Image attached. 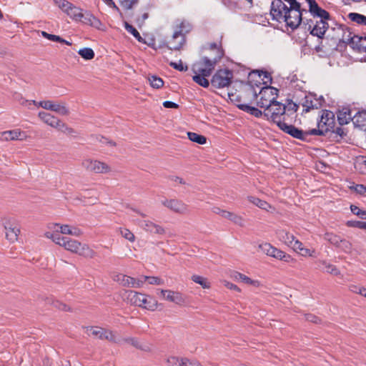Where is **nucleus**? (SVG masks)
<instances>
[{
  "mask_svg": "<svg viewBox=\"0 0 366 366\" xmlns=\"http://www.w3.org/2000/svg\"><path fill=\"white\" fill-rule=\"evenodd\" d=\"M300 4L296 0H273L270 14L272 19L285 22L292 29H297L303 21Z\"/></svg>",
  "mask_w": 366,
  "mask_h": 366,
  "instance_id": "1",
  "label": "nucleus"
},
{
  "mask_svg": "<svg viewBox=\"0 0 366 366\" xmlns=\"http://www.w3.org/2000/svg\"><path fill=\"white\" fill-rule=\"evenodd\" d=\"M208 49L214 52V55L210 56H204L193 65L192 70L194 74H203L204 76H210L214 69L216 64L222 59L224 55V51L220 43H211L209 44Z\"/></svg>",
  "mask_w": 366,
  "mask_h": 366,
  "instance_id": "2",
  "label": "nucleus"
},
{
  "mask_svg": "<svg viewBox=\"0 0 366 366\" xmlns=\"http://www.w3.org/2000/svg\"><path fill=\"white\" fill-rule=\"evenodd\" d=\"M50 239L56 244L62 247L64 249L86 258H94L96 252L90 247L76 239L68 237L50 236Z\"/></svg>",
  "mask_w": 366,
  "mask_h": 366,
  "instance_id": "3",
  "label": "nucleus"
},
{
  "mask_svg": "<svg viewBox=\"0 0 366 366\" xmlns=\"http://www.w3.org/2000/svg\"><path fill=\"white\" fill-rule=\"evenodd\" d=\"M125 300L131 305L151 311L157 307V301L153 297L134 290L126 292Z\"/></svg>",
  "mask_w": 366,
  "mask_h": 366,
  "instance_id": "4",
  "label": "nucleus"
},
{
  "mask_svg": "<svg viewBox=\"0 0 366 366\" xmlns=\"http://www.w3.org/2000/svg\"><path fill=\"white\" fill-rule=\"evenodd\" d=\"M191 28V24L187 21H178L171 39L167 41L169 49L179 50L185 42V34L189 32Z\"/></svg>",
  "mask_w": 366,
  "mask_h": 366,
  "instance_id": "5",
  "label": "nucleus"
},
{
  "mask_svg": "<svg viewBox=\"0 0 366 366\" xmlns=\"http://www.w3.org/2000/svg\"><path fill=\"white\" fill-rule=\"evenodd\" d=\"M263 114L268 120L272 121L278 127L283 122H286L288 117V114H286V106L277 101L264 109Z\"/></svg>",
  "mask_w": 366,
  "mask_h": 366,
  "instance_id": "6",
  "label": "nucleus"
},
{
  "mask_svg": "<svg viewBox=\"0 0 366 366\" xmlns=\"http://www.w3.org/2000/svg\"><path fill=\"white\" fill-rule=\"evenodd\" d=\"M83 234L82 231L69 224H61L59 223H51L48 225L47 230L44 232V237L50 239V236L63 237L61 234H68L74 237H80Z\"/></svg>",
  "mask_w": 366,
  "mask_h": 366,
  "instance_id": "7",
  "label": "nucleus"
},
{
  "mask_svg": "<svg viewBox=\"0 0 366 366\" xmlns=\"http://www.w3.org/2000/svg\"><path fill=\"white\" fill-rule=\"evenodd\" d=\"M335 126V117L332 112L329 110L322 111L321 118L317 124V129H312L308 131L310 135H325Z\"/></svg>",
  "mask_w": 366,
  "mask_h": 366,
  "instance_id": "8",
  "label": "nucleus"
},
{
  "mask_svg": "<svg viewBox=\"0 0 366 366\" xmlns=\"http://www.w3.org/2000/svg\"><path fill=\"white\" fill-rule=\"evenodd\" d=\"M81 167L87 172L96 174H104L111 172V167L104 162L92 158H86L81 161Z\"/></svg>",
  "mask_w": 366,
  "mask_h": 366,
  "instance_id": "9",
  "label": "nucleus"
},
{
  "mask_svg": "<svg viewBox=\"0 0 366 366\" xmlns=\"http://www.w3.org/2000/svg\"><path fill=\"white\" fill-rule=\"evenodd\" d=\"M278 96V90L272 86L263 87L257 97V103L264 109L274 102Z\"/></svg>",
  "mask_w": 366,
  "mask_h": 366,
  "instance_id": "10",
  "label": "nucleus"
},
{
  "mask_svg": "<svg viewBox=\"0 0 366 366\" xmlns=\"http://www.w3.org/2000/svg\"><path fill=\"white\" fill-rule=\"evenodd\" d=\"M233 74L228 69H219L212 76L211 84L215 88H224L230 85Z\"/></svg>",
  "mask_w": 366,
  "mask_h": 366,
  "instance_id": "11",
  "label": "nucleus"
},
{
  "mask_svg": "<svg viewBox=\"0 0 366 366\" xmlns=\"http://www.w3.org/2000/svg\"><path fill=\"white\" fill-rule=\"evenodd\" d=\"M259 248L262 252L267 256L274 257L275 259L282 260L285 262H290L293 259L292 257L285 253V252L273 247L271 244L265 242L260 244Z\"/></svg>",
  "mask_w": 366,
  "mask_h": 366,
  "instance_id": "12",
  "label": "nucleus"
},
{
  "mask_svg": "<svg viewBox=\"0 0 366 366\" xmlns=\"http://www.w3.org/2000/svg\"><path fill=\"white\" fill-rule=\"evenodd\" d=\"M158 294L165 301L182 306L187 302V297L179 291L158 289Z\"/></svg>",
  "mask_w": 366,
  "mask_h": 366,
  "instance_id": "13",
  "label": "nucleus"
},
{
  "mask_svg": "<svg viewBox=\"0 0 366 366\" xmlns=\"http://www.w3.org/2000/svg\"><path fill=\"white\" fill-rule=\"evenodd\" d=\"M161 203L164 207L174 213L182 215L189 213V206L182 200L177 199H164Z\"/></svg>",
  "mask_w": 366,
  "mask_h": 366,
  "instance_id": "14",
  "label": "nucleus"
},
{
  "mask_svg": "<svg viewBox=\"0 0 366 366\" xmlns=\"http://www.w3.org/2000/svg\"><path fill=\"white\" fill-rule=\"evenodd\" d=\"M3 225L6 239L11 243L16 242L20 234L19 224L13 219H5Z\"/></svg>",
  "mask_w": 366,
  "mask_h": 366,
  "instance_id": "15",
  "label": "nucleus"
},
{
  "mask_svg": "<svg viewBox=\"0 0 366 366\" xmlns=\"http://www.w3.org/2000/svg\"><path fill=\"white\" fill-rule=\"evenodd\" d=\"M327 20L328 19H320L318 20L317 19L315 22L314 20H310V23L307 22V24L309 25V29H311V34L322 38L325 35L329 26Z\"/></svg>",
  "mask_w": 366,
  "mask_h": 366,
  "instance_id": "16",
  "label": "nucleus"
},
{
  "mask_svg": "<svg viewBox=\"0 0 366 366\" xmlns=\"http://www.w3.org/2000/svg\"><path fill=\"white\" fill-rule=\"evenodd\" d=\"M26 132L19 129L4 131L0 133V140L3 142L9 141H24L28 138Z\"/></svg>",
  "mask_w": 366,
  "mask_h": 366,
  "instance_id": "17",
  "label": "nucleus"
},
{
  "mask_svg": "<svg viewBox=\"0 0 366 366\" xmlns=\"http://www.w3.org/2000/svg\"><path fill=\"white\" fill-rule=\"evenodd\" d=\"M308 4L309 12L314 19H330V14L320 6L315 0H305Z\"/></svg>",
  "mask_w": 366,
  "mask_h": 366,
  "instance_id": "18",
  "label": "nucleus"
},
{
  "mask_svg": "<svg viewBox=\"0 0 366 366\" xmlns=\"http://www.w3.org/2000/svg\"><path fill=\"white\" fill-rule=\"evenodd\" d=\"M278 127L285 133L298 139H305L308 135H310L308 131L303 132L293 125L287 124L286 122H283Z\"/></svg>",
  "mask_w": 366,
  "mask_h": 366,
  "instance_id": "19",
  "label": "nucleus"
},
{
  "mask_svg": "<svg viewBox=\"0 0 366 366\" xmlns=\"http://www.w3.org/2000/svg\"><path fill=\"white\" fill-rule=\"evenodd\" d=\"M139 226L146 232H149L151 234H164L166 231L165 229L155 222L149 220L145 219L139 223Z\"/></svg>",
  "mask_w": 366,
  "mask_h": 366,
  "instance_id": "20",
  "label": "nucleus"
},
{
  "mask_svg": "<svg viewBox=\"0 0 366 366\" xmlns=\"http://www.w3.org/2000/svg\"><path fill=\"white\" fill-rule=\"evenodd\" d=\"M62 11L75 21H81L84 16L81 9L70 2H69V6H66Z\"/></svg>",
  "mask_w": 366,
  "mask_h": 366,
  "instance_id": "21",
  "label": "nucleus"
},
{
  "mask_svg": "<svg viewBox=\"0 0 366 366\" xmlns=\"http://www.w3.org/2000/svg\"><path fill=\"white\" fill-rule=\"evenodd\" d=\"M62 11L75 21H81L84 16L81 9L70 2H69V6H66Z\"/></svg>",
  "mask_w": 366,
  "mask_h": 366,
  "instance_id": "22",
  "label": "nucleus"
},
{
  "mask_svg": "<svg viewBox=\"0 0 366 366\" xmlns=\"http://www.w3.org/2000/svg\"><path fill=\"white\" fill-rule=\"evenodd\" d=\"M232 277L234 280L241 281L246 285H252L254 287H259L262 286L261 282L257 280H252L250 277L239 272H234Z\"/></svg>",
  "mask_w": 366,
  "mask_h": 366,
  "instance_id": "23",
  "label": "nucleus"
},
{
  "mask_svg": "<svg viewBox=\"0 0 366 366\" xmlns=\"http://www.w3.org/2000/svg\"><path fill=\"white\" fill-rule=\"evenodd\" d=\"M277 234L279 239L290 247L297 240L294 234L285 229H280Z\"/></svg>",
  "mask_w": 366,
  "mask_h": 366,
  "instance_id": "24",
  "label": "nucleus"
},
{
  "mask_svg": "<svg viewBox=\"0 0 366 366\" xmlns=\"http://www.w3.org/2000/svg\"><path fill=\"white\" fill-rule=\"evenodd\" d=\"M248 201L253 204L254 205L258 207L259 208L265 210L267 212H272L274 210V208L268 202L264 200L260 199L254 196H249L247 197Z\"/></svg>",
  "mask_w": 366,
  "mask_h": 366,
  "instance_id": "25",
  "label": "nucleus"
},
{
  "mask_svg": "<svg viewBox=\"0 0 366 366\" xmlns=\"http://www.w3.org/2000/svg\"><path fill=\"white\" fill-rule=\"evenodd\" d=\"M354 122V117L348 109H343L337 114V121L340 125L347 124L350 121Z\"/></svg>",
  "mask_w": 366,
  "mask_h": 366,
  "instance_id": "26",
  "label": "nucleus"
},
{
  "mask_svg": "<svg viewBox=\"0 0 366 366\" xmlns=\"http://www.w3.org/2000/svg\"><path fill=\"white\" fill-rule=\"evenodd\" d=\"M224 219L229 220L232 223L239 227H244L246 221L244 217L237 213L227 211Z\"/></svg>",
  "mask_w": 366,
  "mask_h": 366,
  "instance_id": "27",
  "label": "nucleus"
},
{
  "mask_svg": "<svg viewBox=\"0 0 366 366\" xmlns=\"http://www.w3.org/2000/svg\"><path fill=\"white\" fill-rule=\"evenodd\" d=\"M38 117L43 122L53 128H54L59 120V118L45 112H39Z\"/></svg>",
  "mask_w": 366,
  "mask_h": 366,
  "instance_id": "28",
  "label": "nucleus"
},
{
  "mask_svg": "<svg viewBox=\"0 0 366 366\" xmlns=\"http://www.w3.org/2000/svg\"><path fill=\"white\" fill-rule=\"evenodd\" d=\"M46 303L51 305L54 307L58 309L59 310L64 311V312H71V308L70 306L66 305V303H64L58 300H54L52 297H46Z\"/></svg>",
  "mask_w": 366,
  "mask_h": 366,
  "instance_id": "29",
  "label": "nucleus"
},
{
  "mask_svg": "<svg viewBox=\"0 0 366 366\" xmlns=\"http://www.w3.org/2000/svg\"><path fill=\"white\" fill-rule=\"evenodd\" d=\"M84 19L86 24L99 30L104 31L105 29L102 21L92 14H86Z\"/></svg>",
  "mask_w": 366,
  "mask_h": 366,
  "instance_id": "30",
  "label": "nucleus"
},
{
  "mask_svg": "<svg viewBox=\"0 0 366 366\" xmlns=\"http://www.w3.org/2000/svg\"><path fill=\"white\" fill-rule=\"evenodd\" d=\"M52 112L57 113L61 116H67L69 114V109L65 102H54Z\"/></svg>",
  "mask_w": 366,
  "mask_h": 366,
  "instance_id": "31",
  "label": "nucleus"
},
{
  "mask_svg": "<svg viewBox=\"0 0 366 366\" xmlns=\"http://www.w3.org/2000/svg\"><path fill=\"white\" fill-rule=\"evenodd\" d=\"M130 277H131L122 273H117L112 276V280L120 285L127 287L129 284V280Z\"/></svg>",
  "mask_w": 366,
  "mask_h": 366,
  "instance_id": "32",
  "label": "nucleus"
},
{
  "mask_svg": "<svg viewBox=\"0 0 366 366\" xmlns=\"http://www.w3.org/2000/svg\"><path fill=\"white\" fill-rule=\"evenodd\" d=\"M319 262L325 266V272L327 273L334 276L341 275L340 269L335 265L328 263L325 260H321Z\"/></svg>",
  "mask_w": 366,
  "mask_h": 366,
  "instance_id": "33",
  "label": "nucleus"
},
{
  "mask_svg": "<svg viewBox=\"0 0 366 366\" xmlns=\"http://www.w3.org/2000/svg\"><path fill=\"white\" fill-rule=\"evenodd\" d=\"M191 279L194 282L201 285L203 289H209L211 287L208 280L202 276L194 274L191 277Z\"/></svg>",
  "mask_w": 366,
  "mask_h": 366,
  "instance_id": "34",
  "label": "nucleus"
},
{
  "mask_svg": "<svg viewBox=\"0 0 366 366\" xmlns=\"http://www.w3.org/2000/svg\"><path fill=\"white\" fill-rule=\"evenodd\" d=\"M147 80L150 86L154 89H160L164 85V81L156 75H148Z\"/></svg>",
  "mask_w": 366,
  "mask_h": 366,
  "instance_id": "35",
  "label": "nucleus"
},
{
  "mask_svg": "<svg viewBox=\"0 0 366 366\" xmlns=\"http://www.w3.org/2000/svg\"><path fill=\"white\" fill-rule=\"evenodd\" d=\"M104 330V328L103 327L92 326L88 327L86 332L89 335L99 338L100 340H103Z\"/></svg>",
  "mask_w": 366,
  "mask_h": 366,
  "instance_id": "36",
  "label": "nucleus"
},
{
  "mask_svg": "<svg viewBox=\"0 0 366 366\" xmlns=\"http://www.w3.org/2000/svg\"><path fill=\"white\" fill-rule=\"evenodd\" d=\"M354 124L366 129V112H359L354 116Z\"/></svg>",
  "mask_w": 366,
  "mask_h": 366,
  "instance_id": "37",
  "label": "nucleus"
},
{
  "mask_svg": "<svg viewBox=\"0 0 366 366\" xmlns=\"http://www.w3.org/2000/svg\"><path fill=\"white\" fill-rule=\"evenodd\" d=\"M208 76H204L203 74H194L192 76L193 81L199 85L207 88L209 85V81L207 79Z\"/></svg>",
  "mask_w": 366,
  "mask_h": 366,
  "instance_id": "38",
  "label": "nucleus"
},
{
  "mask_svg": "<svg viewBox=\"0 0 366 366\" xmlns=\"http://www.w3.org/2000/svg\"><path fill=\"white\" fill-rule=\"evenodd\" d=\"M54 129H56L59 131L67 134H72L74 133V129L69 127L66 124L63 122L59 119L58 122L56 124Z\"/></svg>",
  "mask_w": 366,
  "mask_h": 366,
  "instance_id": "39",
  "label": "nucleus"
},
{
  "mask_svg": "<svg viewBox=\"0 0 366 366\" xmlns=\"http://www.w3.org/2000/svg\"><path fill=\"white\" fill-rule=\"evenodd\" d=\"M108 340L112 342L118 343L119 342V340L118 337L117 336L116 333L110 330L104 328V335H103V340Z\"/></svg>",
  "mask_w": 366,
  "mask_h": 366,
  "instance_id": "40",
  "label": "nucleus"
},
{
  "mask_svg": "<svg viewBox=\"0 0 366 366\" xmlns=\"http://www.w3.org/2000/svg\"><path fill=\"white\" fill-rule=\"evenodd\" d=\"M187 136L189 140L199 144H204L207 142V138L204 136L194 132H188Z\"/></svg>",
  "mask_w": 366,
  "mask_h": 366,
  "instance_id": "41",
  "label": "nucleus"
},
{
  "mask_svg": "<svg viewBox=\"0 0 366 366\" xmlns=\"http://www.w3.org/2000/svg\"><path fill=\"white\" fill-rule=\"evenodd\" d=\"M239 107L241 109L247 112L248 113H249L250 114H252L256 117H259L263 114V112L262 111L259 110L258 109L253 107H250L247 104H241L239 106Z\"/></svg>",
  "mask_w": 366,
  "mask_h": 366,
  "instance_id": "42",
  "label": "nucleus"
},
{
  "mask_svg": "<svg viewBox=\"0 0 366 366\" xmlns=\"http://www.w3.org/2000/svg\"><path fill=\"white\" fill-rule=\"evenodd\" d=\"M119 232L122 237L129 241L130 242H134L135 241L134 234L129 229L120 227L119 228Z\"/></svg>",
  "mask_w": 366,
  "mask_h": 366,
  "instance_id": "43",
  "label": "nucleus"
},
{
  "mask_svg": "<svg viewBox=\"0 0 366 366\" xmlns=\"http://www.w3.org/2000/svg\"><path fill=\"white\" fill-rule=\"evenodd\" d=\"M349 18L351 21L356 22L358 24L366 25V16L357 13H350Z\"/></svg>",
  "mask_w": 366,
  "mask_h": 366,
  "instance_id": "44",
  "label": "nucleus"
},
{
  "mask_svg": "<svg viewBox=\"0 0 366 366\" xmlns=\"http://www.w3.org/2000/svg\"><path fill=\"white\" fill-rule=\"evenodd\" d=\"M78 54L86 60H91L94 57V52L91 48H83L78 51Z\"/></svg>",
  "mask_w": 366,
  "mask_h": 366,
  "instance_id": "45",
  "label": "nucleus"
},
{
  "mask_svg": "<svg viewBox=\"0 0 366 366\" xmlns=\"http://www.w3.org/2000/svg\"><path fill=\"white\" fill-rule=\"evenodd\" d=\"M33 104L36 107H41L44 109L52 111L54 102L51 100H44L41 102L32 101Z\"/></svg>",
  "mask_w": 366,
  "mask_h": 366,
  "instance_id": "46",
  "label": "nucleus"
},
{
  "mask_svg": "<svg viewBox=\"0 0 366 366\" xmlns=\"http://www.w3.org/2000/svg\"><path fill=\"white\" fill-rule=\"evenodd\" d=\"M324 238L337 247L339 246V244H340L341 238L335 234L325 233Z\"/></svg>",
  "mask_w": 366,
  "mask_h": 366,
  "instance_id": "47",
  "label": "nucleus"
},
{
  "mask_svg": "<svg viewBox=\"0 0 366 366\" xmlns=\"http://www.w3.org/2000/svg\"><path fill=\"white\" fill-rule=\"evenodd\" d=\"M182 358L170 355L166 358L165 361L167 366H181Z\"/></svg>",
  "mask_w": 366,
  "mask_h": 366,
  "instance_id": "48",
  "label": "nucleus"
},
{
  "mask_svg": "<svg viewBox=\"0 0 366 366\" xmlns=\"http://www.w3.org/2000/svg\"><path fill=\"white\" fill-rule=\"evenodd\" d=\"M337 247L346 253H351L352 249V244L349 241L345 239H341L340 244H339Z\"/></svg>",
  "mask_w": 366,
  "mask_h": 366,
  "instance_id": "49",
  "label": "nucleus"
},
{
  "mask_svg": "<svg viewBox=\"0 0 366 366\" xmlns=\"http://www.w3.org/2000/svg\"><path fill=\"white\" fill-rule=\"evenodd\" d=\"M143 279L153 285H162L164 284V280L158 277L143 276Z\"/></svg>",
  "mask_w": 366,
  "mask_h": 366,
  "instance_id": "50",
  "label": "nucleus"
},
{
  "mask_svg": "<svg viewBox=\"0 0 366 366\" xmlns=\"http://www.w3.org/2000/svg\"><path fill=\"white\" fill-rule=\"evenodd\" d=\"M124 27L126 30L131 33L139 41H142V37L140 36V34L138 32V31L133 27L132 25H130L129 23L125 22L124 23Z\"/></svg>",
  "mask_w": 366,
  "mask_h": 366,
  "instance_id": "51",
  "label": "nucleus"
},
{
  "mask_svg": "<svg viewBox=\"0 0 366 366\" xmlns=\"http://www.w3.org/2000/svg\"><path fill=\"white\" fill-rule=\"evenodd\" d=\"M41 35L44 38L47 39L50 41H56V42H59V43H60V41H64V39H62L61 36L55 35V34H48L47 32H46L44 31H41Z\"/></svg>",
  "mask_w": 366,
  "mask_h": 366,
  "instance_id": "52",
  "label": "nucleus"
},
{
  "mask_svg": "<svg viewBox=\"0 0 366 366\" xmlns=\"http://www.w3.org/2000/svg\"><path fill=\"white\" fill-rule=\"evenodd\" d=\"M181 366H202L201 363L196 360H189L186 357L182 358Z\"/></svg>",
  "mask_w": 366,
  "mask_h": 366,
  "instance_id": "53",
  "label": "nucleus"
},
{
  "mask_svg": "<svg viewBox=\"0 0 366 366\" xmlns=\"http://www.w3.org/2000/svg\"><path fill=\"white\" fill-rule=\"evenodd\" d=\"M299 254L302 257H316V250L315 249H309L307 247H303L302 251H300Z\"/></svg>",
  "mask_w": 366,
  "mask_h": 366,
  "instance_id": "54",
  "label": "nucleus"
},
{
  "mask_svg": "<svg viewBox=\"0 0 366 366\" xmlns=\"http://www.w3.org/2000/svg\"><path fill=\"white\" fill-rule=\"evenodd\" d=\"M139 0H119V3L125 9H131L137 4Z\"/></svg>",
  "mask_w": 366,
  "mask_h": 366,
  "instance_id": "55",
  "label": "nucleus"
},
{
  "mask_svg": "<svg viewBox=\"0 0 366 366\" xmlns=\"http://www.w3.org/2000/svg\"><path fill=\"white\" fill-rule=\"evenodd\" d=\"M138 349L147 353H152L154 352L153 345L148 342H141Z\"/></svg>",
  "mask_w": 366,
  "mask_h": 366,
  "instance_id": "56",
  "label": "nucleus"
},
{
  "mask_svg": "<svg viewBox=\"0 0 366 366\" xmlns=\"http://www.w3.org/2000/svg\"><path fill=\"white\" fill-rule=\"evenodd\" d=\"M347 225L351 227H356L362 229H366V222L361 221H348Z\"/></svg>",
  "mask_w": 366,
  "mask_h": 366,
  "instance_id": "57",
  "label": "nucleus"
},
{
  "mask_svg": "<svg viewBox=\"0 0 366 366\" xmlns=\"http://www.w3.org/2000/svg\"><path fill=\"white\" fill-rule=\"evenodd\" d=\"M169 65L173 67L174 69L178 70V71H187L188 69V67L187 66H184L183 65V63L181 60H179L178 62H173V61H171L169 63Z\"/></svg>",
  "mask_w": 366,
  "mask_h": 366,
  "instance_id": "58",
  "label": "nucleus"
},
{
  "mask_svg": "<svg viewBox=\"0 0 366 366\" xmlns=\"http://www.w3.org/2000/svg\"><path fill=\"white\" fill-rule=\"evenodd\" d=\"M350 209L353 214L360 217L362 219H366V211L360 209L355 205H351Z\"/></svg>",
  "mask_w": 366,
  "mask_h": 366,
  "instance_id": "59",
  "label": "nucleus"
},
{
  "mask_svg": "<svg viewBox=\"0 0 366 366\" xmlns=\"http://www.w3.org/2000/svg\"><path fill=\"white\" fill-rule=\"evenodd\" d=\"M350 189L360 194H364L366 192V187L363 184L352 185L350 187Z\"/></svg>",
  "mask_w": 366,
  "mask_h": 366,
  "instance_id": "60",
  "label": "nucleus"
},
{
  "mask_svg": "<svg viewBox=\"0 0 366 366\" xmlns=\"http://www.w3.org/2000/svg\"><path fill=\"white\" fill-rule=\"evenodd\" d=\"M298 109V105L294 102H290L286 107V114H288V117L290 114H294Z\"/></svg>",
  "mask_w": 366,
  "mask_h": 366,
  "instance_id": "61",
  "label": "nucleus"
},
{
  "mask_svg": "<svg viewBox=\"0 0 366 366\" xmlns=\"http://www.w3.org/2000/svg\"><path fill=\"white\" fill-rule=\"evenodd\" d=\"M365 288L363 287H360L359 285H350L349 286V290L353 293H355V294H359L360 295H362L363 294V292L362 290H365Z\"/></svg>",
  "mask_w": 366,
  "mask_h": 366,
  "instance_id": "62",
  "label": "nucleus"
},
{
  "mask_svg": "<svg viewBox=\"0 0 366 366\" xmlns=\"http://www.w3.org/2000/svg\"><path fill=\"white\" fill-rule=\"evenodd\" d=\"M355 166L359 167V169L362 170V172H365L366 171V159L364 157L358 159Z\"/></svg>",
  "mask_w": 366,
  "mask_h": 366,
  "instance_id": "63",
  "label": "nucleus"
},
{
  "mask_svg": "<svg viewBox=\"0 0 366 366\" xmlns=\"http://www.w3.org/2000/svg\"><path fill=\"white\" fill-rule=\"evenodd\" d=\"M124 340L125 342L130 344L137 349L139 348V344L141 342L137 338L135 337H127L125 338Z\"/></svg>",
  "mask_w": 366,
  "mask_h": 366,
  "instance_id": "64",
  "label": "nucleus"
}]
</instances>
